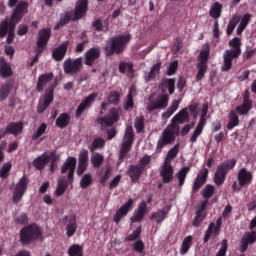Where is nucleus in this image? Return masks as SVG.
<instances>
[{"label":"nucleus","mask_w":256,"mask_h":256,"mask_svg":"<svg viewBox=\"0 0 256 256\" xmlns=\"http://www.w3.org/2000/svg\"><path fill=\"white\" fill-rule=\"evenodd\" d=\"M98 97L97 92H92V94H89L80 102L78 105V108H76V117H81L84 111L92 106V104L95 102V100Z\"/></svg>","instance_id":"f3484780"},{"label":"nucleus","mask_w":256,"mask_h":256,"mask_svg":"<svg viewBox=\"0 0 256 256\" xmlns=\"http://www.w3.org/2000/svg\"><path fill=\"white\" fill-rule=\"evenodd\" d=\"M54 78V74L53 72H48V74H41L40 76H38V82L36 84V90L38 92H43L44 87L52 81V79Z\"/></svg>","instance_id":"c756f323"},{"label":"nucleus","mask_w":256,"mask_h":256,"mask_svg":"<svg viewBox=\"0 0 256 256\" xmlns=\"http://www.w3.org/2000/svg\"><path fill=\"white\" fill-rule=\"evenodd\" d=\"M93 183L92 175L91 174H85L81 180H80V188L87 189L89 188Z\"/></svg>","instance_id":"13d9d810"},{"label":"nucleus","mask_w":256,"mask_h":256,"mask_svg":"<svg viewBox=\"0 0 256 256\" xmlns=\"http://www.w3.org/2000/svg\"><path fill=\"white\" fill-rule=\"evenodd\" d=\"M135 135L133 127H127L123 136L122 144L119 152V161L123 162L127 155L131 152Z\"/></svg>","instance_id":"0eeeda50"},{"label":"nucleus","mask_w":256,"mask_h":256,"mask_svg":"<svg viewBox=\"0 0 256 256\" xmlns=\"http://www.w3.org/2000/svg\"><path fill=\"white\" fill-rule=\"evenodd\" d=\"M146 212H147V203L144 201L140 202L138 204L137 210L134 211L133 216L130 218L131 223L142 222V220L145 217Z\"/></svg>","instance_id":"bb28decb"},{"label":"nucleus","mask_w":256,"mask_h":256,"mask_svg":"<svg viewBox=\"0 0 256 256\" xmlns=\"http://www.w3.org/2000/svg\"><path fill=\"white\" fill-rule=\"evenodd\" d=\"M119 72L125 74L126 72L134 73V64L132 62H119Z\"/></svg>","instance_id":"603ef678"},{"label":"nucleus","mask_w":256,"mask_h":256,"mask_svg":"<svg viewBox=\"0 0 256 256\" xmlns=\"http://www.w3.org/2000/svg\"><path fill=\"white\" fill-rule=\"evenodd\" d=\"M189 112L187 108H182L179 110L175 116H173L171 120V124H169L162 132L161 137L157 141L156 150L161 152L162 149L175 142L176 137L180 134V126L179 124H184L189 121Z\"/></svg>","instance_id":"f257e3e1"},{"label":"nucleus","mask_w":256,"mask_h":256,"mask_svg":"<svg viewBox=\"0 0 256 256\" xmlns=\"http://www.w3.org/2000/svg\"><path fill=\"white\" fill-rule=\"evenodd\" d=\"M70 21H71V14H70V12H66L65 15L60 17V22H58V23H56V25H54V29L59 30L61 27L67 25Z\"/></svg>","instance_id":"4d7b16f0"},{"label":"nucleus","mask_w":256,"mask_h":256,"mask_svg":"<svg viewBox=\"0 0 256 256\" xmlns=\"http://www.w3.org/2000/svg\"><path fill=\"white\" fill-rule=\"evenodd\" d=\"M77 166V159L75 157H68L64 165H62L61 173L65 174L68 171V181L72 183L74 181V174Z\"/></svg>","instance_id":"dca6fc26"},{"label":"nucleus","mask_w":256,"mask_h":256,"mask_svg":"<svg viewBox=\"0 0 256 256\" xmlns=\"http://www.w3.org/2000/svg\"><path fill=\"white\" fill-rule=\"evenodd\" d=\"M64 220H68V224H66V235L72 237L77 231V219L75 216H66Z\"/></svg>","instance_id":"7c9ffc66"},{"label":"nucleus","mask_w":256,"mask_h":256,"mask_svg":"<svg viewBox=\"0 0 256 256\" xmlns=\"http://www.w3.org/2000/svg\"><path fill=\"white\" fill-rule=\"evenodd\" d=\"M14 82L9 80V82H5L0 87V101H4L10 94L11 90L13 89Z\"/></svg>","instance_id":"e433bc0d"},{"label":"nucleus","mask_w":256,"mask_h":256,"mask_svg":"<svg viewBox=\"0 0 256 256\" xmlns=\"http://www.w3.org/2000/svg\"><path fill=\"white\" fill-rule=\"evenodd\" d=\"M89 166V152L88 150H83L79 153L78 156V170H76V174L78 176H82L88 169Z\"/></svg>","instance_id":"aec40b11"},{"label":"nucleus","mask_w":256,"mask_h":256,"mask_svg":"<svg viewBox=\"0 0 256 256\" xmlns=\"http://www.w3.org/2000/svg\"><path fill=\"white\" fill-rule=\"evenodd\" d=\"M169 94H159L156 98H148V104L146 110L153 112L156 110H164L169 105Z\"/></svg>","instance_id":"9b49d317"},{"label":"nucleus","mask_w":256,"mask_h":256,"mask_svg":"<svg viewBox=\"0 0 256 256\" xmlns=\"http://www.w3.org/2000/svg\"><path fill=\"white\" fill-rule=\"evenodd\" d=\"M144 168L138 165H130L127 170V176L130 178L132 183H136L139 181L141 176L143 175Z\"/></svg>","instance_id":"a878e982"},{"label":"nucleus","mask_w":256,"mask_h":256,"mask_svg":"<svg viewBox=\"0 0 256 256\" xmlns=\"http://www.w3.org/2000/svg\"><path fill=\"white\" fill-rule=\"evenodd\" d=\"M28 184L29 180L26 175H24V177L18 181L16 187L14 188V193L12 194V202L14 204H18L21 201L25 195V192L27 191Z\"/></svg>","instance_id":"ddd939ff"},{"label":"nucleus","mask_w":256,"mask_h":256,"mask_svg":"<svg viewBox=\"0 0 256 256\" xmlns=\"http://www.w3.org/2000/svg\"><path fill=\"white\" fill-rule=\"evenodd\" d=\"M24 125L23 122L10 123L5 129L0 130V140L4 138L7 134H12L17 137L23 132Z\"/></svg>","instance_id":"a211bd4d"},{"label":"nucleus","mask_w":256,"mask_h":256,"mask_svg":"<svg viewBox=\"0 0 256 256\" xmlns=\"http://www.w3.org/2000/svg\"><path fill=\"white\" fill-rule=\"evenodd\" d=\"M92 27L96 32H104L107 33L109 31V23L108 21H102L101 18H96L92 22Z\"/></svg>","instance_id":"72a5a7b5"},{"label":"nucleus","mask_w":256,"mask_h":256,"mask_svg":"<svg viewBox=\"0 0 256 256\" xmlns=\"http://www.w3.org/2000/svg\"><path fill=\"white\" fill-rule=\"evenodd\" d=\"M68 47L69 40H66L61 45L54 48V51H52V59H54L56 62H61L67 54Z\"/></svg>","instance_id":"393cba45"},{"label":"nucleus","mask_w":256,"mask_h":256,"mask_svg":"<svg viewBox=\"0 0 256 256\" xmlns=\"http://www.w3.org/2000/svg\"><path fill=\"white\" fill-rule=\"evenodd\" d=\"M239 22H240V17L238 15H233L226 28L227 36H231L233 34Z\"/></svg>","instance_id":"49530a36"},{"label":"nucleus","mask_w":256,"mask_h":256,"mask_svg":"<svg viewBox=\"0 0 256 256\" xmlns=\"http://www.w3.org/2000/svg\"><path fill=\"white\" fill-rule=\"evenodd\" d=\"M64 73L66 75H77L83 69V58H76L72 60V58H66L64 60Z\"/></svg>","instance_id":"f8f14e48"},{"label":"nucleus","mask_w":256,"mask_h":256,"mask_svg":"<svg viewBox=\"0 0 256 256\" xmlns=\"http://www.w3.org/2000/svg\"><path fill=\"white\" fill-rule=\"evenodd\" d=\"M43 239V231L36 224H30L20 229V244L28 246L37 240Z\"/></svg>","instance_id":"39448f33"},{"label":"nucleus","mask_w":256,"mask_h":256,"mask_svg":"<svg viewBox=\"0 0 256 256\" xmlns=\"http://www.w3.org/2000/svg\"><path fill=\"white\" fill-rule=\"evenodd\" d=\"M205 124L202 123H198L191 138H190V142L191 143H196L198 141V138L202 135L204 128H205Z\"/></svg>","instance_id":"3c124183"},{"label":"nucleus","mask_w":256,"mask_h":256,"mask_svg":"<svg viewBox=\"0 0 256 256\" xmlns=\"http://www.w3.org/2000/svg\"><path fill=\"white\" fill-rule=\"evenodd\" d=\"M68 186V181L64 179L58 180V187H56V196H62L66 192Z\"/></svg>","instance_id":"864d4df0"},{"label":"nucleus","mask_w":256,"mask_h":256,"mask_svg":"<svg viewBox=\"0 0 256 256\" xmlns=\"http://www.w3.org/2000/svg\"><path fill=\"white\" fill-rule=\"evenodd\" d=\"M160 176L162 178V182L165 184L171 183L174 176V168L170 162H164L161 171Z\"/></svg>","instance_id":"4be33fe9"},{"label":"nucleus","mask_w":256,"mask_h":256,"mask_svg":"<svg viewBox=\"0 0 256 256\" xmlns=\"http://www.w3.org/2000/svg\"><path fill=\"white\" fill-rule=\"evenodd\" d=\"M231 49H226L223 54L222 72H229L233 68V59H238L242 54V42L240 37H234L228 42Z\"/></svg>","instance_id":"7ed1b4c3"},{"label":"nucleus","mask_w":256,"mask_h":256,"mask_svg":"<svg viewBox=\"0 0 256 256\" xmlns=\"http://www.w3.org/2000/svg\"><path fill=\"white\" fill-rule=\"evenodd\" d=\"M192 245H193V236L189 235L185 237L180 247V254L181 255L187 254L190 248L192 247Z\"/></svg>","instance_id":"37998d69"},{"label":"nucleus","mask_w":256,"mask_h":256,"mask_svg":"<svg viewBox=\"0 0 256 256\" xmlns=\"http://www.w3.org/2000/svg\"><path fill=\"white\" fill-rule=\"evenodd\" d=\"M179 153V145H175L172 149H170L167 153L166 159L164 162L171 163L173 159L177 157Z\"/></svg>","instance_id":"0e129e2a"},{"label":"nucleus","mask_w":256,"mask_h":256,"mask_svg":"<svg viewBox=\"0 0 256 256\" xmlns=\"http://www.w3.org/2000/svg\"><path fill=\"white\" fill-rule=\"evenodd\" d=\"M180 105V100H172L170 106L165 112L162 113L161 117L164 120L169 119L178 109Z\"/></svg>","instance_id":"f704fd0d"},{"label":"nucleus","mask_w":256,"mask_h":256,"mask_svg":"<svg viewBox=\"0 0 256 256\" xmlns=\"http://www.w3.org/2000/svg\"><path fill=\"white\" fill-rule=\"evenodd\" d=\"M55 155V152L50 153V156L46 154H42V156L36 158L34 162H32V165H34V168L38 171H42L45 166L50 162L51 158H53Z\"/></svg>","instance_id":"c85d7f7f"},{"label":"nucleus","mask_w":256,"mask_h":256,"mask_svg":"<svg viewBox=\"0 0 256 256\" xmlns=\"http://www.w3.org/2000/svg\"><path fill=\"white\" fill-rule=\"evenodd\" d=\"M253 173L246 168H242L237 173V181L232 184V191L234 193L240 192L242 188L248 187L253 182Z\"/></svg>","instance_id":"1a4fd4ad"},{"label":"nucleus","mask_w":256,"mask_h":256,"mask_svg":"<svg viewBox=\"0 0 256 256\" xmlns=\"http://www.w3.org/2000/svg\"><path fill=\"white\" fill-rule=\"evenodd\" d=\"M11 169H12V164L11 163H6L2 167V169L0 170V177L3 178V179H7Z\"/></svg>","instance_id":"774afa93"},{"label":"nucleus","mask_w":256,"mask_h":256,"mask_svg":"<svg viewBox=\"0 0 256 256\" xmlns=\"http://www.w3.org/2000/svg\"><path fill=\"white\" fill-rule=\"evenodd\" d=\"M131 41V34H119L117 36H113L109 42L103 47V51L106 57H111L113 55L122 54L129 42Z\"/></svg>","instance_id":"20e7f679"},{"label":"nucleus","mask_w":256,"mask_h":256,"mask_svg":"<svg viewBox=\"0 0 256 256\" xmlns=\"http://www.w3.org/2000/svg\"><path fill=\"white\" fill-rule=\"evenodd\" d=\"M50 38V28L40 29V31H38V40L36 41V46H38V50L36 52V56H34V58H32V61H30V67H33L36 63H38L39 55L43 52V50L49 43Z\"/></svg>","instance_id":"6e6552de"},{"label":"nucleus","mask_w":256,"mask_h":256,"mask_svg":"<svg viewBox=\"0 0 256 256\" xmlns=\"http://www.w3.org/2000/svg\"><path fill=\"white\" fill-rule=\"evenodd\" d=\"M248 111L253 109V100L250 98L249 90H245L242 104Z\"/></svg>","instance_id":"5fc2aeb1"},{"label":"nucleus","mask_w":256,"mask_h":256,"mask_svg":"<svg viewBox=\"0 0 256 256\" xmlns=\"http://www.w3.org/2000/svg\"><path fill=\"white\" fill-rule=\"evenodd\" d=\"M215 194V187L213 185H206L202 190L201 195L203 198L211 199Z\"/></svg>","instance_id":"680f3d73"},{"label":"nucleus","mask_w":256,"mask_h":256,"mask_svg":"<svg viewBox=\"0 0 256 256\" xmlns=\"http://www.w3.org/2000/svg\"><path fill=\"white\" fill-rule=\"evenodd\" d=\"M251 18H252V14L251 13H246L242 17V19H241V21H240V23H239V25L237 27V30H236L237 35H242V33L245 31V29L249 25V23L251 21Z\"/></svg>","instance_id":"58836bf2"},{"label":"nucleus","mask_w":256,"mask_h":256,"mask_svg":"<svg viewBox=\"0 0 256 256\" xmlns=\"http://www.w3.org/2000/svg\"><path fill=\"white\" fill-rule=\"evenodd\" d=\"M68 256H83V247L78 244L70 246L68 248Z\"/></svg>","instance_id":"6e6d98bb"},{"label":"nucleus","mask_w":256,"mask_h":256,"mask_svg":"<svg viewBox=\"0 0 256 256\" xmlns=\"http://www.w3.org/2000/svg\"><path fill=\"white\" fill-rule=\"evenodd\" d=\"M0 76L3 79H8L13 76V68L10 62H7L2 56H0Z\"/></svg>","instance_id":"cd10ccee"},{"label":"nucleus","mask_w":256,"mask_h":256,"mask_svg":"<svg viewBox=\"0 0 256 256\" xmlns=\"http://www.w3.org/2000/svg\"><path fill=\"white\" fill-rule=\"evenodd\" d=\"M170 208L166 211V209H159L157 212L152 213L150 220H156L157 224H161L168 216Z\"/></svg>","instance_id":"4c0bfd02"},{"label":"nucleus","mask_w":256,"mask_h":256,"mask_svg":"<svg viewBox=\"0 0 256 256\" xmlns=\"http://www.w3.org/2000/svg\"><path fill=\"white\" fill-rule=\"evenodd\" d=\"M197 74H196V82H201L208 71V64H203V62H198L197 64Z\"/></svg>","instance_id":"c03bdc74"},{"label":"nucleus","mask_w":256,"mask_h":256,"mask_svg":"<svg viewBox=\"0 0 256 256\" xmlns=\"http://www.w3.org/2000/svg\"><path fill=\"white\" fill-rule=\"evenodd\" d=\"M134 128L137 134L143 133L145 131V117L136 116L134 120Z\"/></svg>","instance_id":"09e8293b"},{"label":"nucleus","mask_w":256,"mask_h":256,"mask_svg":"<svg viewBox=\"0 0 256 256\" xmlns=\"http://www.w3.org/2000/svg\"><path fill=\"white\" fill-rule=\"evenodd\" d=\"M206 216H207L206 213L196 211L195 217L192 221V226L200 227L203 221L205 220Z\"/></svg>","instance_id":"052dcab7"},{"label":"nucleus","mask_w":256,"mask_h":256,"mask_svg":"<svg viewBox=\"0 0 256 256\" xmlns=\"http://www.w3.org/2000/svg\"><path fill=\"white\" fill-rule=\"evenodd\" d=\"M121 108H110L108 114L105 116H100L97 119V123L100 125L101 130L113 127L120 120Z\"/></svg>","instance_id":"9d476101"},{"label":"nucleus","mask_w":256,"mask_h":256,"mask_svg":"<svg viewBox=\"0 0 256 256\" xmlns=\"http://www.w3.org/2000/svg\"><path fill=\"white\" fill-rule=\"evenodd\" d=\"M209 177V170L206 168H203L200 170V172L197 174L193 186H192V191L193 192H198L207 182Z\"/></svg>","instance_id":"6ab92c4d"},{"label":"nucleus","mask_w":256,"mask_h":256,"mask_svg":"<svg viewBox=\"0 0 256 256\" xmlns=\"http://www.w3.org/2000/svg\"><path fill=\"white\" fill-rule=\"evenodd\" d=\"M137 90L135 86H130L127 97H126V102L123 106L125 111H128L129 109H132L134 107V96H136Z\"/></svg>","instance_id":"2f4dec72"},{"label":"nucleus","mask_w":256,"mask_h":256,"mask_svg":"<svg viewBox=\"0 0 256 256\" xmlns=\"http://www.w3.org/2000/svg\"><path fill=\"white\" fill-rule=\"evenodd\" d=\"M134 204L133 199H128V201L122 205L115 213V216L113 218V221L116 224H119L121 220L128 215V213L131 211L132 206Z\"/></svg>","instance_id":"412c9836"},{"label":"nucleus","mask_w":256,"mask_h":256,"mask_svg":"<svg viewBox=\"0 0 256 256\" xmlns=\"http://www.w3.org/2000/svg\"><path fill=\"white\" fill-rule=\"evenodd\" d=\"M121 95L119 92L113 91L107 96V102L111 105H118L120 103Z\"/></svg>","instance_id":"bf43d9fd"},{"label":"nucleus","mask_w":256,"mask_h":256,"mask_svg":"<svg viewBox=\"0 0 256 256\" xmlns=\"http://www.w3.org/2000/svg\"><path fill=\"white\" fill-rule=\"evenodd\" d=\"M223 5L220 2H214L210 7L209 16L213 19H219L222 14Z\"/></svg>","instance_id":"ea45409f"},{"label":"nucleus","mask_w":256,"mask_h":256,"mask_svg":"<svg viewBox=\"0 0 256 256\" xmlns=\"http://www.w3.org/2000/svg\"><path fill=\"white\" fill-rule=\"evenodd\" d=\"M80 40H81V42L76 44V49L74 50V52L78 53V54L83 53L86 48V45L89 43V39H88L86 32H82L80 34Z\"/></svg>","instance_id":"a19ab883"},{"label":"nucleus","mask_w":256,"mask_h":256,"mask_svg":"<svg viewBox=\"0 0 256 256\" xmlns=\"http://www.w3.org/2000/svg\"><path fill=\"white\" fill-rule=\"evenodd\" d=\"M222 223H223V219L222 217H219L216 220V224L214 222H211L205 232L204 238H203V242L207 243L209 242V240L211 239L212 235L214 237H216L217 235L220 234V231L222 229Z\"/></svg>","instance_id":"4468645a"},{"label":"nucleus","mask_w":256,"mask_h":256,"mask_svg":"<svg viewBox=\"0 0 256 256\" xmlns=\"http://www.w3.org/2000/svg\"><path fill=\"white\" fill-rule=\"evenodd\" d=\"M236 165H237L236 159H227L226 161L220 163L217 166L216 171L214 173V178H213L214 184L218 187H221L225 183L229 172L234 170Z\"/></svg>","instance_id":"423d86ee"},{"label":"nucleus","mask_w":256,"mask_h":256,"mask_svg":"<svg viewBox=\"0 0 256 256\" xmlns=\"http://www.w3.org/2000/svg\"><path fill=\"white\" fill-rule=\"evenodd\" d=\"M210 50H211L210 45L206 44L204 46V48L200 51L199 63H203V64L207 65L209 57H210Z\"/></svg>","instance_id":"8fccbe9b"},{"label":"nucleus","mask_w":256,"mask_h":256,"mask_svg":"<svg viewBox=\"0 0 256 256\" xmlns=\"http://www.w3.org/2000/svg\"><path fill=\"white\" fill-rule=\"evenodd\" d=\"M29 7L27 1H20L12 11L11 21L4 20L0 25V38H4L9 29L15 30V26L23 19L24 14L26 13Z\"/></svg>","instance_id":"f03ea898"},{"label":"nucleus","mask_w":256,"mask_h":256,"mask_svg":"<svg viewBox=\"0 0 256 256\" xmlns=\"http://www.w3.org/2000/svg\"><path fill=\"white\" fill-rule=\"evenodd\" d=\"M46 130H47V124L42 123L40 127H38V130H36V133L32 135V140L36 141L37 139H39L46 132Z\"/></svg>","instance_id":"338daca9"},{"label":"nucleus","mask_w":256,"mask_h":256,"mask_svg":"<svg viewBox=\"0 0 256 256\" xmlns=\"http://www.w3.org/2000/svg\"><path fill=\"white\" fill-rule=\"evenodd\" d=\"M256 242V231L246 232L240 241L239 251L244 253L248 250L250 244Z\"/></svg>","instance_id":"b1692460"},{"label":"nucleus","mask_w":256,"mask_h":256,"mask_svg":"<svg viewBox=\"0 0 256 256\" xmlns=\"http://www.w3.org/2000/svg\"><path fill=\"white\" fill-rule=\"evenodd\" d=\"M88 0H78L76 1V7L74 8V20H81L86 16L89 6Z\"/></svg>","instance_id":"5701e85b"},{"label":"nucleus","mask_w":256,"mask_h":256,"mask_svg":"<svg viewBox=\"0 0 256 256\" xmlns=\"http://www.w3.org/2000/svg\"><path fill=\"white\" fill-rule=\"evenodd\" d=\"M240 119L236 112V110H230L228 114V123H227V129L233 130L235 127L239 126Z\"/></svg>","instance_id":"473e14b6"},{"label":"nucleus","mask_w":256,"mask_h":256,"mask_svg":"<svg viewBox=\"0 0 256 256\" xmlns=\"http://www.w3.org/2000/svg\"><path fill=\"white\" fill-rule=\"evenodd\" d=\"M228 248H229L228 240L223 239L221 241V246L215 256H227Z\"/></svg>","instance_id":"69168bd1"},{"label":"nucleus","mask_w":256,"mask_h":256,"mask_svg":"<svg viewBox=\"0 0 256 256\" xmlns=\"http://www.w3.org/2000/svg\"><path fill=\"white\" fill-rule=\"evenodd\" d=\"M101 57L100 47H90L84 54V64L92 67L95 62Z\"/></svg>","instance_id":"2eb2a0df"},{"label":"nucleus","mask_w":256,"mask_h":256,"mask_svg":"<svg viewBox=\"0 0 256 256\" xmlns=\"http://www.w3.org/2000/svg\"><path fill=\"white\" fill-rule=\"evenodd\" d=\"M105 146V140L102 138H96L92 141L90 146V152H94L97 149H101Z\"/></svg>","instance_id":"e2e57ef3"},{"label":"nucleus","mask_w":256,"mask_h":256,"mask_svg":"<svg viewBox=\"0 0 256 256\" xmlns=\"http://www.w3.org/2000/svg\"><path fill=\"white\" fill-rule=\"evenodd\" d=\"M190 167H183L180 171L176 174V178L178 180V186L182 187L185 184L186 178L190 173Z\"/></svg>","instance_id":"79ce46f5"},{"label":"nucleus","mask_w":256,"mask_h":256,"mask_svg":"<svg viewBox=\"0 0 256 256\" xmlns=\"http://www.w3.org/2000/svg\"><path fill=\"white\" fill-rule=\"evenodd\" d=\"M71 121V116L67 114V112H63L58 116V119H56V127L60 129H65L68 127Z\"/></svg>","instance_id":"c9c22d12"},{"label":"nucleus","mask_w":256,"mask_h":256,"mask_svg":"<svg viewBox=\"0 0 256 256\" xmlns=\"http://www.w3.org/2000/svg\"><path fill=\"white\" fill-rule=\"evenodd\" d=\"M55 88V84H51L49 88H46V93H44V103L46 105H51V103L54 101Z\"/></svg>","instance_id":"de8ad7c7"},{"label":"nucleus","mask_w":256,"mask_h":256,"mask_svg":"<svg viewBox=\"0 0 256 256\" xmlns=\"http://www.w3.org/2000/svg\"><path fill=\"white\" fill-rule=\"evenodd\" d=\"M90 162L94 169H99L104 163V156L99 153H94L90 157Z\"/></svg>","instance_id":"a18cd8bd"}]
</instances>
